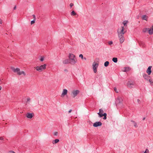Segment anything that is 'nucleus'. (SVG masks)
<instances>
[{
    "label": "nucleus",
    "instance_id": "2f4dec72",
    "mask_svg": "<svg viewBox=\"0 0 153 153\" xmlns=\"http://www.w3.org/2000/svg\"><path fill=\"white\" fill-rule=\"evenodd\" d=\"M144 153H149V150L148 149H146Z\"/></svg>",
    "mask_w": 153,
    "mask_h": 153
},
{
    "label": "nucleus",
    "instance_id": "e433bc0d",
    "mask_svg": "<svg viewBox=\"0 0 153 153\" xmlns=\"http://www.w3.org/2000/svg\"><path fill=\"white\" fill-rule=\"evenodd\" d=\"M30 99L28 97L27 98V102H30Z\"/></svg>",
    "mask_w": 153,
    "mask_h": 153
},
{
    "label": "nucleus",
    "instance_id": "dca6fc26",
    "mask_svg": "<svg viewBox=\"0 0 153 153\" xmlns=\"http://www.w3.org/2000/svg\"><path fill=\"white\" fill-rule=\"evenodd\" d=\"M125 70L123 71L124 72H126L129 71L131 68L129 67H126L124 68Z\"/></svg>",
    "mask_w": 153,
    "mask_h": 153
},
{
    "label": "nucleus",
    "instance_id": "cd10ccee",
    "mask_svg": "<svg viewBox=\"0 0 153 153\" xmlns=\"http://www.w3.org/2000/svg\"><path fill=\"white\" fill-rule=\"evenodd\" d=\"M151 85H153V80L152 79H150L149 80Z\"/></svg>",
    "mask_w": 153,
    "mask_h": 153
},
{
    "label": "nucleus",
    "instance_id": "f03ea898",
    "mask_svg": "<svg viewBox=\"0 0 153 153\" xmlns=\"http://www.w3.org/2000/svg\"><path fill=\"white\" fill-rule=\"evenodd\" d=\"M123 99L121 97H118L116 100L115 103L117 108L122 106Z\"/></svg>",
    "mask_w": 153,
    "mask_h": 153
},
{
    "label": "nucleus",
    "instance_id": "4468645a",
    "mask_svg": "<svg viewBox=\"0 0 153 153\" xmlns=\"http://www.w3.org/2000/svg\"><path fill=\"white\" fill-rule=\"evenodd\" d=\"M103 116H104V117L103 118V119L104 120H106V119L107 117V114L106 113H104L103 114L100 115V117H103Z\"/></svg>",
    "mask_w": 153,
    "mask_h": 153
},
{
    "label": "nucleus",
    "instance_id": "bb28decb",
    "mask_svg": "<svg viewBox=\"0 0 153 153\" xmlns=\"http://www.w3.org/2000/svg\"><path fill=\"white\" fill-rule=\"evenodd\" d=\"M71 16H75L76 15V13L74 12V11H73L71 13Z\"/></svg>",
    "mask_w": 153,
    "mask_h": 153
},
{
    "label": "nucleus",
    "instance_id": "7c9ffc66",
    "mask_svg": "<svg viewBox=\"0 0 153 153\" xmlns=\"http://www.w3.org/2000/svg\"><path fill=\"white\" fill-rule=\"evenodd\" d=\"M44 57H41V58L40 59V60L41 62H42L44 60Z\"/></svg>",
    "mask_w": 153,
    "mask_h": 153
},
{
    "label": "nucleus",
    "instance_id": "1a4fd4ad",
    "mask_svg": "<svg viewBox=\"0 0 153 153\" xmlns=\"http://www.w3.org/2000/svg\"><path fill=\"white\" fill-rule=\"evenodd\" d=\"M143 78L147 80H149L150 78V76L146 74H143Z\"/></svg>",
    "mask_w": 153,
    "mask_h": 153
},
{
    "label": "nucleus",
    "instance_id": "49530a36",
    "mask_svg": "<svg viewBox=\"0 0 153 153\" xmlns=\"http://www.w3.org/2000/svg\"><path fill=\"white\" fill-rule=\"evenodd\" d=\"M71 111H72V110H70L69 111H68V113H70Z\"/></svg>",
    "mask_w": 153,
    "mask_h": 153
},
{
    "label": "nucleus",
    "instance_id": "20e7f679",
    "mask_svg": "<svg viewBox=\"0 0 153 153\" xmlns=\"http://www.w3.org/2000/svg\"><path fill=\"white\" fill-rule=\"evenodd\" d=\"M46 65L45 64L40 66H37L36 68V70L41 71L42 70L45 69L46 68Z\"/></svg>",
    "mask_w": 153,
    "mask_h": 153
},
{
    "label": "nucleus",
    "instance_id": "a19ab883",
    "mask_svg": "<svg viewBox=\"0 0 153 153\" xmlns=\"http://www.w3.org/2000/svg\"><path fill=\"white\" fill-rule=\"evenodd\" d=\"M4 140V138L3 137H0V140Z\"/></svg>",
    "mask_w": 153,
    "mask_h": 153
},
{
    "label": "nucleus",
    "instance_id": "8fccbe9b",
    "mask_svg": "<svg viewBox=\"0 0 153 153\" xmlns=\"http://www.w3.org/2000/svg\"><path fill=\"white\" fill-rule=\"evenodd\" d=\"M1 89V86H0V90Z\"/></svg>",
    "mask_w": 153,
    "mask_h": 153
},
{
    "label": "nucleus",
    "instance_id": "9d476101",
    "mask_svg": "<svg viewBox=\"0 0 153 153\" xmlns=\"http://www.w3.org/2000/svg\"><path fill=\"white\" fill-rule=\"evenodd\" d=\"M71 61L69 59H67L65 60H64L63 61V64H66L69 63L71 64Z\"/></svg>",
    "mask_w": 153,
    "mask_h": 153
},
{
    "label": "nucleus",
    "instance_id": "a878e982",
    "mask_svg": "<svg viewBox=\"0 0 153 153\" xmlns=\"http://www.w3.org/2000/svg\"><path fill=\"white\" fill-rule=\"evenodd\" d=\"M109 64V62L107 61L105 62V63L104 64V65L105 67H107L108 65Z\"/></svg>",
    "mask_w": 153,
    "mask_h": 153
},
{
    "label": "nucleus",
    "instance_id": "5701e85b",
    "mask_svg": "<svg viewBox=\"0 0 153 153\" xmlns=\"http://www.w3.org/2000/svg\"><path fill=\"white\" fill-rule=\"evenodd\" d=\"M112 61L115 63H117V59L116 57H114L112 59Z\"/></svg>",
    "mask_w": 153,
    "mask_h": 153
},
{
    "label": "nucleus",
    "instance_id": "09e8293b",
    "mask_svg": "<svg viewBox=\"0 0 153 153\" xmlns=\"http://www.w3.org/2000/svg\"><path fill=\"white\" fill-rule=\"evenodd\" d=\"M145 117H143V120H145Z\"/></svg>",
    "mask_w": 153,
    "mask_h": 153
},
{
    "label": "nucleus",
    "instance_id": "de8ad7c7",
    "mask_svg": "<svg viewBox=\"0 0 153 153\" xmlns=\"http://www.w3.org/2000/svg\"><path fill=\"white\" fill-rule=\"evenodd\" d=\"M0 24H2V22H1V19H0Z\"/></svg>",
    "mask_w": 153,
    "mask_h": 153
},
{
    "label": "nucleus",
    "instance_id": "39448f33",
    "mask_svg": "<svg viewBox=\"0 0 153 153\" xmlns=\"http://www.w3.org/2000/svg\"><path fill=\"white\" fill-rule=\"evenodd\" d=\"M79 93V90H74L72 91L71 95L72 97L74 98Z\"/></svg>",
    "mask_w": 153,
    "mask_h": 153
},
{
    "label": "nucleus",
    "instance_id": "f704fd0d",
    "mask_svg": "<svg viewBox=\"0 0 153 153\" xmlns=\"http://www.w3.org/2000/svg\"><path fill=\"white\" fill-rule=\"evenodd\" d=\"M79 57L82 58V59H83V56L82 54H80L79 55Z\"/></svg>",
    "mask_w": 153,
    "mask_h": 153
},
{
    "label": "nucleus",
    "instance_id": "f8f14e48",
    "mask_svg": "<svg viewBox=\"0 0 153 153\" xmlns=\"http://www.w3.org/2000/svg\"><path fill=\"white\" fill-rule=\"evenodd\" d=\"M67 92L68 90L67 89H64L61 94V97H64L65 95L67 94Z\"/></svg>",
    "mask_w": 153,
    "mask_h": 153
},
{
    "label": "nucleus",
    "instance_id": "0eeeda50",
    "mask_svg": "<svg viewBox=\"0 0 153 153\" xmlns=\"http://www.w3.org/2000/svg\"><path fill=\"white\" fill-rule=\"evenodd\" d=\"M102 125V123L101 122L99 121V122H96L95 123H94L93 125V126L94 127H97L98 126H101Z\"/></svg>",
    "mask_w": 153,
    "mask_h": 153
},
{
    "label": "nucleus",
    "instance_id": "c9c22d12",
    "mask_svg": "<svg viewBox=\"0 0 153 153\" xmlns=\"http://www.w3.org/2000/svg\"><path fill=\"white\" fill-rule=\"evenodd\" d=\"M94 72V73H96L97 71V69H93Z\"/></svg>",
    "mask_w": 153,
    "mask_h": 153
},
{
    "label": "nucleus",
    "instance_id": "ddd939ff",
    "mask_svg": "<svg viewBox=\"0 0 153 153\" xmlns=\"http://www.w3.org/2000/svg\"><path fill=\"white\" fill-rule=\"evenodd\" d=\"M98 65H99L96 62H94L93 63V65H92L93 68V69H97V68H98Z\"/></svg>",
    "mask_w": 153,
    "mask_h": 153
},
{
    "label": "nucleus",
    "instance_id": "37998d69",
    "mask_svg": "<svg viewBox=\"0 0 153 153\" xmlns=\"http://www.w3.org/2000/svg\"><path fill=\"white\" fill-rule=\"evenodd\" d=\"M16 9V6H15L13 8V10H15Z\"/></svg>",
    "mask_w": 153,
    "mask_h": 153
},
{
    "label": "nucleus",
    "instance_id": "f3484780",
    "mask_svg": "<svg viewBox=\"0 0 153 153\" xmlns=\"http://www.w3.org/2000/svg\"><path fill=\"white\" fill-rule=\"evenodd\" d=\"M139 43L140 46H141L143 47L145 46V44L144 42L140 41L139 42Z\"/></svg>",
    "mask_w": 153,
    "mask_h": 153
},
{
    "label": "nucleus",
    "instance_id": "c756f323",
    "mask_svg": "<svg viewBox=\"0 0 153 153\" xmlns=\"http://www.w3.org/2000/svg\"><path fill=\"white\" fill-rule=\"evenodd\" d=\"M35 19H34L33 20L31 21V25L35 23Z\"/></svg>",
    "mask_w": 153,
    "mask_h": 153
},
{
    "label": "nucleus",
    "instance_id": "aec40b11",
    "mask_svg": "<svg viewBox=\"0 0 153 153\" xmlns=\"http://www.w3.org/2000/svg\"><path fill=\"white\" fill-rule=\"evenodd\" d=\"M59 141V140L58 139H56L54 140H53L52 141V143L53 144H55Z\"/></svg>",
    "mask_w": 153,
    "mask_h": 153
},
{
    "label": "nucleus",
    "instance_id": "72a5a7b5",
    "mask_svg": "<svg viewBox=\"0 0 153 153\" xmlns=\"http://www.w3.org/2000/svg\"><path fill=\"white\" fill-rule=\"evenodd\" d=\"M108 44L109 45H111L113 44V42L112 41H110L108 42Z\"/></svg>",
    "mask_w": 153,
    "mask_h": 153
},
{
    "label": "nucleus",
    "instance_id": "3c124183",
    "mask_svg": "<svg viewBox=\"0 0 153 153\" xmlns=\"http://www.w3.org/2000/svg\"><path fill=\"white\" fill-rule=\"evenodd\" d=\"M84 59H85V60H86V58L85 57L84 58Z\"/></svg>",
    "mask_w": 153,
    "mask_h": 153
},
{
    "label": "nucleus",
    "instance_id": "7ed1b4c3",
    "mask_svg": "<svg viewBox=\"0 0 153 153\" xmlns=\"http://www.w3.org/2000/svg\"><path fill=\"white\" fill-rule=\"evenodd\" d=\"M75 55L72 53H70L69 56V59L71 62V64L74 65L76 62V60L75 58Z\"/></svg>",
    "mask_w": 153,
    "mask_h": 153
},
{
    "label": "nucleus",
    "instance_id": "603ef678",
    "mask_svg": "<svg viewBox=\"0 0 153 153\" xmlns=\"http://www.w3.org/2000/svg\"><path fill=\"white\" fill-rule=\"evenodd\" d=\"M151 28L153 29V25H152V27Z\"/></svg>",
    "mask_w": 153,
    "mask_h": 153
},
{
    "label": "nucleus",
    "instance_id": "423d86ee",
    "mask_svg": "<svg viewBox=\"0 0 153 153\" xmlns=\"http://www.w3.org/2000/svg\"><path fill=\"white\" fill-rule=\"evenodd\" d=\"M134 85V83L132 81H129L127 83V86L130 88H132Z\"/></svg>",
    "mask_w": 153,
    "mask_h": 153
},
{
    "label": "nucleus",
    "instance_id": "b1692460",
    "mask_svg": "<svg viewBox=\"0 0 153 153\" xmlns=\"http://www.w3.org/2000/svg\"><path fill=\"white\" fill-rule=\"evenodd\" d=\"M131 121L133 123L134 126V127H137V123L136 122H135L133 120H131Z\"/></svg>",
    "mask_w": 153,
    "mask_h": 153
},
{
    "label": "nucleus",
    "instance_id": "a211bd4d",
    "mask_svg": "<svg viewBox=\"0 0 153 153\" xmlns=\"http://www.w3.org/2000/svg\"><path fill=\"white\" fill-rule=\"evenodd\" d=\"M103 111L102 109H99V112L97 113L99 115V117H100V115L103 114Z\"/></svg>",
    "mask_w": 153,
    "mask_h": 153
},
{
    "label": "nucleus",
    "instance_id": "f257e3e1",
    "mask_svg": "<svg viewBox=\"0 0 153 153\" xmlns=\"http://www.w3.org/2000/svg\"><path fill=\"white\" fill-rule=\"evenodd\" d=\"M121 28V30L120 31H119V30H118L117 31L118 36L120 43H123L125 39L123 36V35L125 33V32L124 31V27L123 26H122Z\"/></svg>",
    "mask_w": 153,
    "mask_h": 153
},
{
    "label": "nucleus",
    "instance_id": "4c0bfd02",
    "mask_svg": "<svg viewBox=\"0 0 153 153\" xmlns=\"http://www.w3.org/2000/svg\"><path fill=\"white\" fill-rule=\"evenodd\" d=\"M114 91L116 92V93H118V91H117V88L116 87H114Z\"/></svg>",
    "mask_w": 153,
    "mask_h": 153
},
{
    "label": "nucleus",
    "instance_id": "6e6552de",
    "mask_svg": "<svg viewBox=\"0 0 153 153\" xmlns=\"http://www.w3.org/2000/svg\"><path fill=\"white\" fill-rule=\"evenodd\" d=\"M152 66H149L148 68L147 71L146 73L148 74V75H150L152 72L151 68Z\"/></svg>",
    "mask_w": 153,
    "mask_h": 153
},
{
    "label": "nucleus",
    "instance_id": "58836bf2",
    "mask_svg": "<svg viewBox=\"0 0 153 153\" xmlns=\"http://www.w3.org/2000/svg\"><path fill=\"white\" fill-rule=\"evenodd\" d=\"M8 153H15L14 151H9Z\"/></svg>",
    "mask_w": 153,
    "mask_h": 153
},
{
    "label": "nucleus",
    "instance_id": "c03bdc74",
    "mask_svg": "<svg viewBox=\"0 0 153 153\" xmlns=\"http://www.w3.org/2000/svg\"><path fill=\"white\" fill-rule=\"evenodd\" d=\"M137 101L138 103H139V102H140V100L139 99H137Z\"/></svg>",
    "mask_w": 153,
    "mask_h": 153
},
{
    "label": "nucleus",
    "instance_id": "9b49d317",
    "mask_svg": "<svg viewBox=\"0 0 153 153\" xmlns=\"http://www.w3.org/2000/svg\"><path fill=\"white\" fill-rule=\"evenodd\" d=\"M11 69L14 72H16L18 74V73L20 72V69L19 68H15L13 67L11 68Z\"/></svg>",
    "mask_w": 153,
    "mask_h": 153
},
{
    "label": "nucleus",
    "instance_id": "393cba45",
    "mask_svg": "<svg viewBox=\"0 0 153 153\" xmlns=\"http://www.w3.org/2000/svg\"><path fill=\"white\" fill-rule=\"evenodd\" d=\"M22 74H23L24 76H25L26 75L25 72L24 71H22L21 72L20 71L18 73V75H20Z\"/></svg>",
    "mask_w": 153,
    "mask_h": 153
},
{
    "label": "nucleus",
    "instance_id": "2eb2a0df",
    "mask_svg": "<svg viewBox=\"0 0 153 153\" xmlns=\"http://www.w3.org/2000/svg\"><path fill=\"white\" fill-rule=\"evenodd\" d=\"M27 118L31 119L33 117V115L32 113H28L27 115Z\"/></svg>",
    "mask_w": 153,
    "mask_h": 153
},
{
    "label": "nucleus",
    "instance_id": "79ce46f5",
    "mask_svg": "<svg viewBox=\"0 0 153 153\" xmlns=\"http://www.w3.org/2000/svg\"><path fill=\"white\" fill-rule=\"evenodd\" d=\"M33 16L34 19H35V20H36V17H35V15L33 14Z\"/></svg>",
    "mask_w": 153,
    "mask_h": 153
},
{
    "label": "nucleus",
    "instance_id": "a18cd8bd",
    "mask_svg": "<svg viewBox=\"0 0 153 153\" xmlns=\"http://www.w3.org/2000/svg\"><path fill=\"white\" fill-rule=\"evenodd\" d=\"M64 71L65 72H68V70L66 69H65L64 70Z\"/></svg>",
    "mask_w": 153,
    "mask_h": 153
},
{
    "label": "nucleus",
    "instance_id": "c85d7f7f",
    "mask_svg": "<svg viewBox=\"0 0 153 153\" xmlns=\"http://www.w3.org/2000/svg\"><path fill=\"white\" fill-rule=\"evenodd\" d=\"M128 22V21H124L123 22V24L124 25V26H125L126 25V24H127V23Z\"/></svg>",
    "mask_w": 153,
    "mask_h": 153
},
{
    "label": "nucleus",
    "instance_id": "473e14b6",
    "mask_svg": "<svg viewBox=\"0 0 153 153\" xmlns=\"http://www.w3.org/2000/svg\"><path fill=\"white\" fill-rule=\"evenodd\" d=\"M58 133L57 132H54L53 133V135L54 136H57L58 135Z\"/></svg>",
    "mask_w": 153,
    "mask_h": 153
},
{
    "label": "nucleus",
    "instance_id": "412c9836",
    "mask_svg": "<svg viewBox=\"0 0 153 153\" xmlns=\"http://www.w3.org/2000/svg\"><path fill=\"white\" fill-rule=\"evenodd\" d=\"M153 33V29L151 28H149V34L150 35H152Z\"/></svg>",
    "mask_w": 153,
    "mask_h": 153
},
{
    "label": "nucleus",
    "instance_id": "6ab92c4d",
    "mask_svg": "<svg viewBox=\"0 0 153 153\" xmlns=\"http://www.w3.org/2000/svg\"><path fill=\"white\" fill-rule=\"evenodd\" d=\"M142 18L143 20H145L147 21V16L146 15H144L142 16Z\"/></svg>",
    "mask_w": 153,
    "mask_h": 153
},
{
    "label": "nucleus",
    "instance_id": "4be33fe9",
    "mask_svg": "<svg viewBox=\"0 0 153 153\" xmlns=\"http://www.w3.org/2000/svg\"><path fill=\"white\" fill-rule=\"evenodd\" d=\"M149 28H144L143 29V31L144 33H146L148 32L149 33Z\"/></svg>",
    "mask_w": 153,
    "mask_h": 153
},
{
    "label": "nucleus",
    "instance_id": "ea45409f",
    "mask_svg": "<svg viewBox=\"0 0 153 153\" xmlns=\"http://www.w3.org/2000/svg\"><path fill=\"white\" fill-rule=\"evenodd\" d=\"M70 5L71 7L74 5V4L73 3H71Z\"/></svg>",
    "mask_w": 153,
    "mask_h": 153
}]
</instances>
